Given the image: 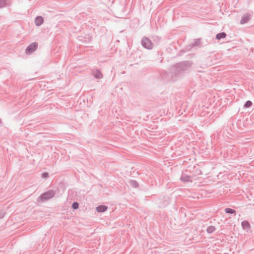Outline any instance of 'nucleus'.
I'll return each mask as SVG.
<instances>
[{"label":"nucleus","mask_w":254,"mask_h":254,"mask_svg":"<svg viewBox=\"0 0 254 254\" xmlns=\"http://www.w3.org/2000/svg\"><path fill=\"white\" fill-rule=\"evenodd\" d=\"M182 180L184 181H188L190 180V178L189 177H186V178H182Z\"/></svg>","instance_id":"nucleus-12"},{"label":"nucleus","mask_w":254,"mask_h":254,"mask_svg":"<svg viewBox=\"0 0 254 254\" xmlns=\"http://www.w3.org/2000/svg\"><path fill=\"white\" fill-rule=\"evenodd\" d=\"M215 228L214 226H210L207 229V231L209 233H211L214 232Z\"/></svg>","instance_id":"nucleus-8"},{"label":"nucleus","mask_w":254,"mask_h":254,"mask_svg":"<svg viewBox=\"0 0 254 254\" xmlns=\"http://www.w3.org/2000/svg\"><path fill=\"white\" fill-rule=\"evenodd\" d=\"M95 76L97 77V78H100L102 77V75L101 74V73L100 72H98L97 73V74L95 75Z\"/></svg>","instance_id":"nucleus-13"},{"label":"nucleus","mask_w":254,"mask_h":254,"mask_svg":"<svg viewBox=\"0 0 254 254\" xmlns=\"http://www.w3.org/2000/svg\"><path fill=\"white\" fill-rule=\"evenodd\" d=\"M54 195V192L53 190H49L47 192L43 194L41 196V198L42 199H48L51 197H52Z\"/></svg>","instance_id":"nucleus-2"},{"label":"nucleus","mask_w":254,"mask_h":254,"mask_svg":"<svg viewBox=\"0 0 254 254\" xmlns=\"http://www.w3.org/2000/svg\"><path fill=\"white\" fill-rule=\"evenodd\" d=\"M226 34L224 32H222L221 33H219L216 35V38L217 39H220L221 38H224L226 37Z\"/></svg>","instance_id":"nucleus-7"},{"label":"nucleus","mask_w":254,"mask_h":254,"mask_svg":"<svg viewBox=\"0 0 254 254\" xmlns=\"http://www.w3.org/2000/svg\"><path fill=\"white\" fill-rule=\"evenodd\" d=\"M142 44L143 46L147 49H150L152 47L151 41L147 38H145L142 40Z\"/></svg>","instance_id":"nucleus-3"},{"label":"nucleus","mask_w":254,"mask_h":254,"mask_svg":"<svg viewBox=\"0 0 254 254\" xmlns=\"http://www.w3.org/2000/svg\"><path fill=\"white\" fill-rule=\"evenodd\" d=\"M225 212L227 213H235V211L230 208H227L226 209H225Z\"/></svg>","instance_id":"nucleus-9"},{"label":"nucleus","mask_w":254,"mask_h":254,"mask_svg":"<svg viewBox=\"0 0 254 254\" xmlns=\"http://www.w3.org/2000/svg\"><path fill=\"white\" fill-rule=\"evenodd\" d=\"M48 174L47 173H44L42 174V176L43 178H46L48 177Z\"/></svg>","instance_id":"nucleus-14"},{"label":"nucleus","mask_w":254,"mask_h":254,"mask_svg":"<svg viewBox=\"0 0 254 254\" xmlns=\"http://www.w3.org/2000/svg\"><path fill=\"white\" fill-rule=\"evenodd\" d=\"M35 22L36 25L39 26L43 23V18L41 16H38L36 18Z\"/></svg>","instance_id":"nucleus-4"},{"label":"nucleus","mask_w":254,"mask_h":254,"mask_svg":"<svg viewBox=\"0 0 254 254\" xmlns=\"http://www.w3.org/2000/svg\"><path fill=\"white\" fill-rule=\"evenodd\" d=\"M38 47V44L36 43H33L29 45L26 48V52L28 53H31L36 50Z\"/></svg>","instance_id":"nucleus-1"},{"label":"nucleus","mask_w":254,"mask_h":254,"mask_svg":"<svg viewBox=\"0 0 254 254\" xmlns=\"http://www.w3.org/2000/svg\"><path fill=\"white\" fill-rule=\"evenodd\" d=\"M252 105V102L251 101H248L246 102L245 104V107L249 108L251 107Z\"/></svg>","instance_id":"nucleus-10"},{"label":"nucleus","mask_w":254,"mask_h":254,"mask_svg":"<svg viewBox=\"0 0 254 254\" xmlns=\"http://www.w3.org/2000/svg\"><path fill=\"white\" fill-rule=\"evenodd\" d=\"M242 227L245 229H249L251 227V225L248 221H244L242 223Z\"/></svg>","instance_id":"nucleus-6"},{"label":"nucleus","mask_w":254,"mask_h":254,"mask_svg":"<svg viewBox=\"0 0 254 254\" xmlns=\"http://www.w3.org/2000/svg\"><path fill=\"white\" fill-rule=\"evenodd\" d=\"M72 208L74 209L78 208V203L77 202H74L72 204Z\"/></svg>","instance_id":"nucleus-11"},{"label":"nucleus","mask_w":254,"mask_h":254,"mask_svg":"<svg viewBox=\"0 0 254 254\" xmlns=\"http://www.w3.org/2000/svg\"><path fill=\"white\" fill-rule=\"evenodd\" d=\"M107 206L105 205H101L96 207V210L98 212H103L107 209Z\"/></svg>","instance_id":"nucleus-5"}]
</instances>
